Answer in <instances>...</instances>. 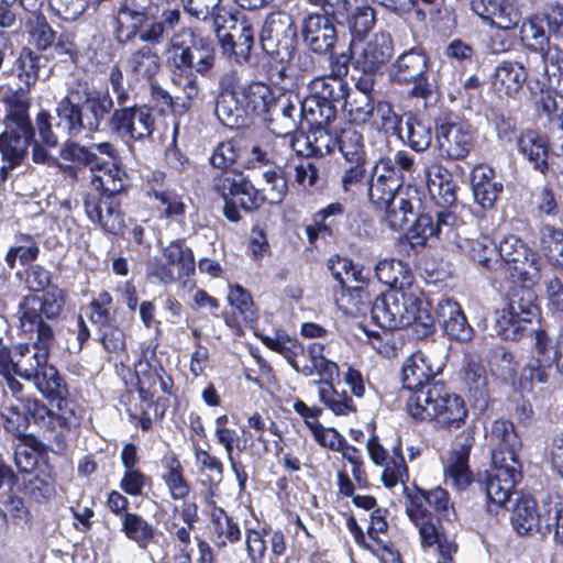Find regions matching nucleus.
<instances>
[{
	"instance_id": "1",
	"label": "nucleus",
	"mask_w": 563,
	"mask_h": 563,
	"mask_svg": "<svg viewBox=\"0 0 563 563\" xmlns=\"http://www.w3.org/2000/svg\"><path fill=\"white\" fill-rule=\"evenodd\" d=\"M60 157L74 164L88 167L92 173L91 185L97 192L84 198L87 217L110 234H122L124 218L117 197L128 187L126 172L119 165L120 157L111 142L88 145L68 140L60 148Z\"/></svg>"
},
{
	"instance_id": "2",
	"label": "nucleus",
	"mask_w": 563,
	"mask_h": 563,
	"mask_svg": "<svg viewBox=\"0 0 563 563\" xmlns=\"http://www.w3.org/2000/svg\"><path fill=\"white\" fill-rule=\"evenodd\" d=\"M66 303L63 289L52 288L43 296H25L18 307L19 327L24 333H35L32 345L21 344L19 377L31 380L41 365L48 361L55 342L52 321L58 319Z\"/></svg>"
},
{
	"instance_id": "3",
	"label": "nucleus",
	"mask_w": 563,
	"mask_h": 563,
	"mask_svg": "<svg viewBox=\"0 0 563 563\" xmlns=\"http://www.w3.org/2000/svg\"><path fill=\"white\" fill-rule=\"evenodd\" d=\"M113 104L109 91L98 89L86 78H74L56 106V126L70 139L84 132H98L102 121L114 110Z\"/></svg>"
},
{
	"instance_id": "4",
	"label": "nucleus",
	"mask_w": 563,
	"mask_h": 563,
	"mask_svg": "<svg viewBox=\"0 0 563 563\" xmlns=\"http://www.w3.org/2000/svg\"><path fill=\"white\" fill-rule=\"evenodd\" d=\"M0 103L4 107V130L0 134L3 162L0 166V181H4L10 172L24 161L34 137V129L29 114L31 97L27 88L9 86L1 92Z\"/></svg>"
},
{
	"instance_id": "5",
	"label": "nucleus",
	"mask_w": 563,
	"mask_h": 563,
	"mask_svg": "<svg viewBox=\"0 0 563 563\" xmlns=\"http://www.w3.org/2000/svg\"><path fill=\"white\" fill-rule=\"evenodd\" d=\"M372 320L380 328L396 330L411 327L418 338L434 331L431 307L417 286L388 289L371 307Z\"/></svg>"
},
{
	"instance_id": "6",
	"label": "nucleus",
	"mask_w": 563,
	"mask_h": 563,
	"mask_svg": "<svg viewBox=\"0 0 563 563\" xmlns=\"http://www.w3.org/2000/svg\"><path fill=\"white\" fill-rule=\"evenodd\" d=\"M166 64L179 76L199 75L210 78L216 69L218 53L213 42L196 35L190 29L173 34L166 45Z\"/></svg>"
},
{
	"instance_id": "7",
	"label": "nucleus",
	"mask_w": 563,
	"mask_h": 563,
	"mask_svg": "<svg viewBox=\"0 0 563 563\" xmlns=\"http://www.w3.org/2000/svg\"><path fill=\"white\" fill-rule=\"evenodd\" d=\"M323 352V344L312 342L307 347L303 346L305 356L294 360L291 367L306 377L313 374L321 377L318 380H312L311 384L318 386L319 400L334 415L344 416L355 411L353 400L346 393H338L334 389L332 382L339 376L340 369L336 363L324 357Z\"/></svg>"
},
{
	"instance_id": "8",
	"label": "nucleus",
	"mask_w": 563,
	"mask_h": 563,
	"mask_svg": "<svg viewBox=\"0 0 563 563\" xmlns=\"http://www.w3.org/2000/svg\"><path fill=\"white\" fill-rule=\"evenodd\" d=\"M407 407L413 418L434 419L450 429L460 428L467 417L463 399L449 393L442 383H434L412 394L407 401Z\"/></svg>"
},
{
	"instance_id": "9",
	"label": "nucleus",
	"mask_w": 563,
	"mask_h": 563,
	"mask_svg": "<svg viewBox=\"0 0 563 563\" xmlns=\"http://www.w3.org/2000/svg\"><path fill=\"white\" fill-rule=\"evenodd\" d=\"M212 190L223 199V214L231 222L241 220L240 210L253 211L261 207L260 191L243 172L224 169L211 181Z\"/></svg>"
},
{
	"instance_id": "10",
	"label": "nucleus",
	"mask_w": 563,
	"mask_h": 563,
	"mask_svg": "<svg viewBox=\"0 0 563 563\" xmlns=\"http://www.w3.org/2000/svg\"><path fill=\"white\" fill-rule=\"evenodd\" d=\"M429 68L428 54L415 46L396 57L388 68V77L397 85L412 84L410 96L428 101L437 95V85L429 78Z\"/></svg>"
},
{
	"instance_id": "11",
	"label": "nucleus",
	"mask_w": 563,
	"mask_h": 563,
	"mask_svg": "<svg viewBox=\"0 0 563 563\" xmlns=\"http://www.w3.org/2000/svg\"><path fill=\"white\" fill-rule=\"evenodd\" d=\"M500 260L499 278L534 284L540 277L537 253L517 235H507L500 241Z\"/></svg>"
},
{
	"instance_id": "12",
	"label": "nucleus",
	"mask_w": 563,
	"mask_h": 563,
	"mask_svg": "<svg viewBox=\"0 0 563 563\" xmlns=\"http://www.w3.org/2000/svg\"><path fill=\"white\" fill-rule=\"evenodd\" d=\"M533 332L534 355L522 369L521 378L531 383L544 384L549 379L548 371L553 365L558 372L563 373V329L553 347L549 345L550 339L544 330L538 329Z\"/></svg>"
},
{
	"instance_id": "13",
	"label": "nucleus",
	"mask_w": 563,
	"mask_h": 563,
	"mask_svg": "<svg viewBox=\"0 0 563 563\" xmlns=\"http://www.w3.org/2000/svg\"><path fill=\"white\" fill-rule=\"evenodd\" d=\"M108 128L126 142L144 141L154 132L155 117L147 106L132 104L129 108H117L109 117Z\"/></svg>"
},
{
	"instance_id": "14",
	"label": "nucleus",
	"mask_w": 563,
	"mask_h": 563,
	"mask_svg": "<svg viewBox=\"0 0 563 563\" xmlns=\"http://www.w3.org/2000/svg\"><path fill=\"white\" fill-rule=\"evenodd\" d=\"M520 478L521 463L514 461L506 463L500 452H497L494 455L493 470L485 484L488 512H495L509 500L512 489Z\"/></svg>"
},
{
	"instance_id": "15",
	"label": "nucleus",
	"mask_w": 563,
	"mask_h": 563,
	"mask_svg": "<svg viewBox=\"0 0 563 563\" xmlns=\"http://www.w3.org/2000/svg\"><path fill=\"white\" fill-rule=\"evenodd\" d=\"M439 154L446 159H463L474 146L471 126L465 122L439 119L435 123Z\"/></svg>"
},
{
	"instance_id": "16",
	"label": "nucleus",
	"mask_w": 563,
	"mask_h": 563,
	"mask_svg": "<svg viewBox=\"0 0 563 563\" xmlns=\"http://www.w3.org/2000/svg\"><path fill=\"white\" fill-rule=\"evenodd\" d=\"M263 121L275 136L292 135L301 122L300 97L291 91L279 92Z\"/></svg>"
},
{
	"instance_id": "17",
	"label": "nucleus",
	"mask_w": 563,
	"mask_h": 563,
	"mask_svg": "<svg viewBox=\"0 0 563 563\" xmlns=\"http://www.w3.org/2000/svg\"><path fill=\"white\" fill-rule=\"evenodd\" d=\"M213 30L223 53L233 55L239 63L250 58L254 30L249 23L238 21L229 13L224 22L219 23Z\"/></svg>"
},
{
	"instance_id": "18",
	"label": "nucleus",
	"mask_w": 563,
	"mask_h": 563,
	"mask_svg": "<svg viewBox=\"0 0 563 563\" xmlns=\"http://www.w3.org/2000/svg\"><path fill=\"white\" fill-rule=\"evenodd\" d=\"M20 401L22 402V409L12 405L2 412L29 420L32 419L35 424L44 430H56L57 427L70 428L78 423V418L74 412L62 410V413H55L54 410L35 397H26Z\"/></svg>"
},
{
	"instance_id": "19",
	"label": "nucleus",
	"mask_w": 563,
	"mask_h": 563,
	"mask_svg": "<svg viewBox=\"0 0 563 563\" xmlns=\"http://www.w3.org/2000/svg\"><path fill=\"white\" fill-rule=\"evenodd\" d=\"M404 177L397 168L391 167L390 157H380L371 169V176L367 181V197L376 207L386 206V201L391 199L402 186Z\"/></svg>"
},
{
	"instance_id": "20",
	"label": "nucleus",
	"mask_w": 563,
	"mask_h": 563,
	"mask_svg": "<svg viewBox=\"0 0 563 563\" xmlns=\"http://www.w3.org/2000/svg\"><path fill=\"white\" fill-rule=\"evenodd\" d=\"M353 66L361 71H378L390 59L394 51L391 36L380 32L368 38L358 49L354 40L350 43Z\"/></svg>"
},
{
	"instance_id": "21",
	"label": "nucleus",
	"mask_w": 563,
	"mask_h": 563,
	"mask_svg": "<svg viewBox=\"0 0 563 563\" xmlns=\"http://www.w3.org/2000/svg\"><path fill=\"white\" fill-rule=\"evenodd\" d=\"M300 34L303 44L320 55L333 51L338 40L336 29L331 19L318 12H311L303 16Z\"/></svg>"
},
{
	"instance_id": "22",
	"label": "nucleus",
	"mask_w": 563,
	"mask_h": 563,
	"mask_svg": "<svg viewBox=\"0 0 563 563\" xmlns=\"http://www.w3.org/2000/svg\"><path fill=\"white\" fill-rule=\"evenodd\" d=\"M443 369V363L423 351L412 353L402 365V385L417 394L435 382L433 378Z\"/></svg>"
},
{
	"instance_id": "23",
	"label": "nucleus",
	"mask_w": 563,
	"mask_h": 563,
	"mask_svg": "<svg viewBox=\"0 0 563 563\" xmlns=\"http://www.w3.org/2000/svg\"><path fill=\"white\" fill-rule=\"evenodd\" d=\"M551 492L541 493L537 498L521 497L516 504L511 525L520 536L540 533L545 536V521L543 520V506L548 504Z\"/></svg>"
},
{
	"instance_id": "24",
	"label": "nucleus",
	"mask_w": 563,
	"mask_h": 563,
	"mask_svg": "<svg viewBox=\"0 0 563 563\" xmlns=\"http://www.w3.org/2000/svg\"><path fill=\"white\" fill-rule=\"evenodd\" d=\"M472 11L490 26L512 30L522 19L517 0H473Z\"/></svg>"
},
{
	"instance_id": "25",
	"label": "nucleus",
	"mask_w": 563,
	"mask_h": 563,
	"mask_svg": "<svg viewBox=\"0 0 563 563\" xmlns=\"http://www.w3.org/2000/svg\"><path fill=\"white\" fill-rule=\"evenodd\" d=\"M459 250L481 269L498 277L501 271L500 243L496 244L489 235H479L475 239L466 236L460 242Z\"/></svg>"
},
{
	"instance_id": "26",
	"label": "nucleus",
	"mask_w": 563,
	"mask_h": 563,
	"mask_svg": "<svg viewBox=\"0 0 563 563\" xmlns=\"http://www.w3.org/2000/svg\"><path fill=\"white\" fill-rule=\"evenodd\" d=\"M419 207L418 189L412 186H406L386 201V206H380L377 209L385 210V221L388 227L394 231H399L408 223L409 217L416 214V210Z\"/></svg>"
},
{
	"instance_id": "27",
	"label": "nucleus",
	"mask_w": 563,
	"mask_h": 563,
	"mask_svg": "<svg viewBox=\"0 0 563 563\" xmlns=\"http://www.w3.org/2000/svg\"><path fill=\"white\" fill-rule=\"evenodd\" d=\"M38 369L40 371L34 374V377H32L30 382L34 384L35 388L43 397L51 401H57V411H55V413H62V410H69L75 413L66 399L68 389L57 368L44 362V365H41Z\"/></svg>"
},
{
	"instance_id": "28",
	"label": "nucleus",
	"mask_w": 563,
	"mask_h": 563,
	"mask_svg": "<svg viewBox=\"0 0 563 563\" xmlns=\"http://www.w3.org/2000/svg\"><path fill=\"white\" fill-rule=\"evenodd\" d=\"M527 62L528 54L526 52H521L515 58L501 59L494 73V85L497 89L508 96L519 92L528 77Z\"/></svg>"
},
{
	"instance_id": "29",
	"label": "nucleus",
	"mask_w": 563,
	"mask_h": 563,
	"mask_svg": "<svg viewBox=\"0 0 563 563\" xmlns=\"http://www.w3.org/2000/svg\"><path fill=\"white\" fill-rule=\"evenodd\" d=\"M474 440V432L472 430L463 431L457 437L456 445L445 466L448 478L457 488H465L473 482L472 472L468 467V457Z\"/></svg>"
},
{
	"instance_id": "30",
	"label": "nucleus",
	"mask_w": 563,
	"mask_h": 563,
	"mask_svg": "<svg viewBox=\"0 0 563 563\" xmlns=\"http://www.w3.org/2000/svg\"><path fill=\"white\" fill-rule=\"evenodd\" d=\"M437 319L451 339L466 342L474 335V329L460 303L451 298H443L438 302Z\"/></svg>"
},
{
	"instance_id": "31",
	"label": "nucleus",
	"mask_w": 563,
	"mask_h": 563,
	"mask_svg": "<svg viewBox=\"0 0 563 563\" xmlns=\"http://www.w3.org/2000/svg\"><path fill=\"white\" fill-rule=\"evenodd\" d=\"M291 148L301 156H324L334 148V139L323 126H311L305 132H295L290 140Z\"/></svg>"
},
{
	"instance_id": "32",
	"label": "nucleus",
	"mask_w": 563,
	"mask_h": 563,
	"mask_svg": "<svg viewBox=\"0 0 563 563\" xmlns=\"http://www.w3.org/2000/svg\"><path fill=\"white\" fill-rule=\"evenodd\" d=\"M427 187L435 205L448 209L456 201V185L452 174L440 164L426 169Z\"/></svg>"
},
{
	"instance_id": "33",
	"label": "nucleus",
	"mask_w": 563,
	"mask_h": 563,
	"mask_svg": "<svg viewBox=\"0 0 563 563\" xmlns=\"http://www.w3.org/2000/svg\"><path fill=\"white\" fill-rule=\"evenodd\" d=\"M489 441L493 445L492 461L494 455L500 452L505 462H520L517 451L521 448V441L511 421L505 419L495 420L490 428Z\"/></svg>"
},
{
	"instance_id": "34",
	"label": "nucleus",
	"mask_w": 563,
	"mask_h": 563,
	"mask_svg": "<svg viewBox=\"0 0 563 563\" xmlns=\"http://www.w3.org/2000/svg\"><path fill=\"white\" fill-rule=\"evenodd\" d=\"M399 140L417 153L427 151L433 139L432 126L411 112L402 115V125L397 132Z\"/></svg>"
},
{
	"instance_id": "35",
	"label": "nucleus",
	"mask_w": 563,
	"mask_h": 563,
	"mask_svg": "<svg viewBox=\"0 0 563 563\" xmlns=\"http://www.w3.org/2000/svg\"><path fill=\"white\" fill-rule=\"evenodd\" d=\"M239 91L249 115L253 114L262 119L278 95L268 84L260 80H252L241 86Z\"/></svg>"
},
{
	"instance_id": "36",
	"label": "nucleus",
	"mask_w": 563,
	"mask_h": 563,
	"mask_svg": "<svg viewBox=\"0 0 563 563\" xmlns=\"http://www.w3.org/2000/svg\"><path fill=\"white\" fill-rule=\"evenodd\" d=\"M214 113L218 120L229 129H240L249 125L250 115L238 95H218L216 98Z\"/></svg>"
},
{
	"instance_id": "37",
	"label": "nucleus",
	"mask_w": 563,
	"mask_h": 563,
	"mask_svg": "<svg viewBox=\"0 0 563 563\" xmlns=\"http://www.w3.org/2000/svg\"><path fill=\"white\" fill-rule=\"evenodd\" d=\"M46 57L24 47L21 49L19 56L14 60L11 73L19 79L15 88H31L36 84L40 78V73L45 67Z\"/></svg>"
},
{
	"instance_id": "38",
	"label": "nucleus",
	"mask_w": 563,
	"mask_h": 563,
	"mask_svg": "<svg viewBox=\"0 0 563 563\" xmlns=\"http://www.w3.org/2000/svg\"><path fill=\"white\" fill-rule=\"evenodd\" d=\"M148 21V14L144 8H130L122 4L115 15V37L120 43H126L139 35Z\"/></svg>"
},
{
	"instance_id": "39",
	"label": "nucleus",
	"mask_w": 563,
	"mask_h": 563,
	"mask_svg": "<svg viewBox=\"0 0 563 563\" xmlns=\"http://www.w3.org/2000/svg\"><path fill=\"white\" fill-rule=\"evenodd\" d=\"M426 504L434 509L438 514L437 517L448 518L453 511V505L450 500L449 493L438 486L432 489L417 488V493L409 497V503L406 506L407 510H412L416 506H420L421 512H430Z\"/></svg>"
},
{
	"instance_id": "40",
	"label": "nucleus",
	"mask_w": 563,
	"mask_h": 563,
	"mask_svg": "<svg viewBox=\"0 0 563 563\" xmlns=\"http://www.w3.org/2000/svg\"><path fill=\"white\" fill-rule=\"evenodd\" d=\"M128 71L136 79L152 82L161 69L159 56L150 45L134 51L128 59Z\"/></svg>"
},
{
	"instance_id": "41",
	"label": "nucleus",
	"mask_w": 563,
	"mask_h": 563,
	"mask_svg": "<svg viewBox=\"0 0 563 563\" xmlns=\"http://www.w3.org/2000/svg\"><path fill=\"white\" fill-rule=\"evenodd\" d=\"M375 275L378 280L389 289L413 286V276L407 263L395 258H384L375 266Z\"/></svg>"
},
{
	"instance_id": "42",
	"label": "nucleus",
	"mask_w": 563,
	"mask_h": 563,
	"mask_svg": "<svg viewBox=\"0 0 563 563\" xmlns=\"http://www.w3.org/2000/svg\"><path fill=\"white\" fill-rule=\"evenodd\" d=\"M517 144L519 152L533 165L534 169L542 174L548 170V145L538 132L529 130L521 133Z\"/></svg>"
},
{
	"instance_id": "43",
	"label": "nucleus",
	"mask_w": 563,
	"mask_h": 563,
	"mask_svg": "<svg viewBox=\"0 0 563 563\" xmlns=\"http://www.w3.org/2000/svg\"><path fill=\"white\" fill-rule=\"evenodd\" d=\"M212 541L218 548H224L228 543L234 544L241 540L239 523L220 507L211 511Z\"/></svg>"
},
{
	"instance_id": "44",
	"label": "nucleus",
	"mask_w": 563,
	"mask_h": 563,
	"mask_svg": "<svg viewBox=\"0 0 563 563\" xmlns=\"http://www.w3.org/2000/svg\"><path fill=\"white\" fill-rule=\"evenodd\" d=\"M493 330L496 335L509 341H518L526 335H531L534 339L533 331H538V329L529 328L526 322L510 313L507 307L495 312Z\"/></svg>"
},
{
	"instance_id": "45",
	"label": "nucleus",
	"mask_w": 563,
	"mask_h": 563,
	"mask_svg": "<svg viewBox=\"0 0 563 563\" xmlns=\"http://www.w3.org/2000/svg\"><path fill=\"white\" fill-rule=\"evenodd\" d=\"M537 296L527 285L515 287L508 297L507 308L528 325L538 316Z\"/></svg>"
},
{
	"instance_id": "46",
	"label": "nucleus",
	"mask_w": 563,
	"mask_h": 563,
	"mask_svg": "<svg viewBox=\"0 0 563 563\" xmlns=\"http://www.w3.org/2000/svg\"><path fill=\"white\" fill-rule=\"evenodd\" d=\"M406 514L410 521L418 528L422 548H431L435 545L444 537L440 529L441 522L439 517L431 512H421L420 506H416Z\"/></svg>"
},
{
	"instance_id": "47",
	"label": "nucleus",
	"mask_w": 563,
	"mask_h": 563,
	"mask_svg": "<svg viewBox=\"0 0 563 563\" xmlns=\"http://www.w3.org/2000/svg\"><path fill=\"white\" fill-rule=\"evenodd\" d=\"M40 255V246L36 239L26 233H18L14 235V243L5 253L4 261L10 269L16 266L19 261L21 265H30L37 260Z\"/></svg>"
},
{
	"instance_id": "48",
	"label": "nucleus",
	"mask_w": 563,
	"mask_h": 563,
	"mask_svg": "<svg viewBox=\"0 0 563 563\" xmlns=\"http://www.w3.org/2000/svg\"><path fill=\"white\" fill-rule=\"evenodd\" d=\"M540 250L548 262L558 268H563V230L549 223L539 228Z\"/></svg>"
},
{
	"instance_id": "49",
	"label": "nucleus",
	"mask_w": 563,
	"mask_h": 563,
	"mask_svg": "<svg viewBox=\"0 0 563 563\" xmlns=\"http://www.w3.org/2000/svg\"><path fill=\"white\" fill-rule=\"evenodd\" d=\"M309 96L336 107V103L343 101L349 90L347 84L344 80L333 79L331 77L322 76L313 78L309 86Z\"/></svg>"
},
{
	"instance_id": "50",
	"label": "nucleus",
	"mask_w": 563,
	"mask_h": 563,
	"mask_svg": "<svg viewBox=\"0 0 563 563\" xmlns=\"http://www.w3.org/2000/svg\"><path fill=\"white\" fill-rule=\"evenodd\" d=\"M346 162L367 159L363 134L354 126L342 128L334 139V146Z\"/></svg>"
},
{
	"instance_id": "51",
	"label": "nucleus",
	"mask_w": 563,
	"mask_h": 563,
	"mask_svg": "<svg viewBox=\"0 0 563 563\" xmlns=\"http://www.w3.org/2000/svg\"><path fill=\"white\" fill-rule=\"evenodd\" d=\"M121 531L142 550L147 549L155 536L154 527L135 512H124Z\"/></svg>"
},
{
	"instance_id": "52",
	"label": "nucleus",
	"mask_w": 563,
	"mask_h": 563,
	"mask_svg": "<svg viewBox=\"0 0 563 563\" xmlns=\"http://www.w3.org/2000/svg\"><path fill=\"white\" fill-rule=\"evenodd\" d=\"M336 117V107L324 103L307 96L300 99V120H305L310 126H323L330 124Z\"/></svg>"
},
{
	"instance_id": "53",
	"label": "nucleus",
	"mask_w": 563,
	"mask_h": 563,
	"mask_svg": "<svg viewBox=\"0 0 563 563\" xmlns=\"http://www.w3.org/2000/svg\"><path fill=\"white\" fill-rule=\"evenodd\" d=\"M435 229V239L454 244L457 249H460V242L466 238V224L449 209H443L437 212Z\"/></svg>"
},
{
	"instance_id": "54",
	"label": "nucleus",
	"mask_w": 563,
	"mask_h": 563,
	"mask_svg": "<svg viewBox=\"0 0 563 563\" xmlns=\"http://www.w3.org/2000/svg\"><path fill=\"white\" fill-rule=\"evenodd\" d=\"M343 101L344 111L354 124H364L374 114L375 102L372 95L350 92L347 90Z\"/></svg>"
},
{
	"instance_id": "55",
	"label": "nucleus",
	"mask_w": 563,
	"mask_h": 563,
	"mask_svg": "<svg viewBox=\"0 0 563 563\" xmlns=\"http://www.w3.org/2000/svg\"><path fill=\"white\" fill-rule=\"evenodd\" d=\"M222 0H181L184 10L191 16L206 21L211 19L213 29L224 22L229 12L221 7Z\"/></svg>"
},
{
	"instance_id": "56",
	"label": "nucleus",
	"mask_w": 563,
	"mask_h": 563,
	"mask_svg": "<svg viewBox=\"0 0 563 563\" xmlns=\"http://www.w3.org/2000/svg\"><path fill=\"white\" fill-rule=\"evenodd\" d=\"M0 422L1 429L3 428L12 437L23 440L35 452L42 454L47 450V446L42 441L25 432L30 426L29 419L0 412Z\"/></svg>"
},
{
	"instance_id": "57",
	"label": "nucleus",
	"mask_w": 563,
	"mask_h": 563,
	"mask_svg": "<svg viewBox=\"0 0 563 563\" xmlns=\"http://www.w3.org/2000/svg\"><path fill=\"white\" fill-rule=\"evenodd\" d=\"M265 186L257 189L261 197V206L263 202L279 203L287 194V180L280 168H269L263 172Z\"/></svg>"
},
{
	"instance_id": "58",
	"label": "nucleus",
	"mask_w": 563,
	"mask_h": 563,
	"mask_svg": "<svg viewBox=\"0 0 563 563\" xmlns=\"http://www.w3.org/2000/svg\"><path fill=\"white\" fill-rule=\"evenodd\" d=\"M228 300L233 308L234 321L240 320L244 323H252L257 319L256 309L254 307L251 295L240 285L230 286Z\"/></svg>"
},
{
	"instance_id": "59",
	"label": "nucleus",
	"mask_w": 563,
	"mask_h": 563,
	"mask_svg": "<svg viewBox=\"0 0 563 563\" xmlns=\"http://www.w3.org/2000/svg\"><path fill=\"white\" fill-rule=\"evenodd\" d=\"M367 159L346 162L340 176V185L343 192L355 195L365 185L371 176L367 170Z\"/></svg>"
},
{
	"instance_id": "60",
	"label": "nucleus",
	"mask_w": 563,
	"mask_h": 563,
	"mask_svg": "<svg viewBox=\"0 0 563 563\" xmlns=\"http://www.w3.org/2000/svg\"><path fill=\"white\" fill-rule=\"evenodd\" d=\"M25 494L37 503L48 500L55 495V477L51 466L38 470L25 482Z\"/></svg>"
},
{
	"instance_id": "61",
	"label": "nucleus",
	"mask_w": 563,
	"mask_h": 563,
	"mask_svg": "<svg viewBox=\"0 0 563 563\" xmlns=\"http://www.w3.org/2000/svg\"><path fill=\"white\" fill-rule=\"evenodd\" d=\"M163 256L169 266L177 267L179 278L195 272L192 251L180 242H173L166 246L163 250Z\"/></svg>"
},
{
	"instance_id": "62",
	"label": "nucleus",
	"mask_w": 563,
	"mask_h": 563,
	"mask_svg": "<svg viewBox=\"0 0 563 563\" xmlns=\"http://www.w3.org/2000/svg\"><path fill=\"white\" fill-rule=\"evenodd\" d=\"M545 534L553 531L556 542L563 545V504L556 493H551L548 504L543 506Z\"/></svg>"
},
{
	"instance_id": "63",
	"label": "nucleus",
	"mask_w": 563,
	"mask_h": 563,
	"mask_svg": "<svg viewBox=\"0 0 563 563\" xmlns=\"http://www.w3.org/2000/svg\"><path fill=\"white\" fill-rule=\"evenodd\" d=\"M296 34L297 29L292 16L285 12H277L267 18L262 31V40L279 42L280 36L295 37Z\"/></svg>"
},
{
	"instance_id": "64",
	"label": "nucleus",
	"mask_w": 563,
	"mask_h": 563,
	"mask_svg": "<svg viewBox=\"0 0 563 563\" xmlns=\"http://www.w3.org/2000/svg\"><path fill=\"white\" fill-rule=\"evenodd\" d=\"M382 472V481L388 488L395 487L397 484L408 479V467L406 465L400 445L393 449V454L384 463Z\"/></svg>"
}]
</instances>
